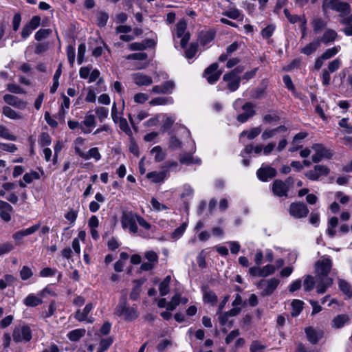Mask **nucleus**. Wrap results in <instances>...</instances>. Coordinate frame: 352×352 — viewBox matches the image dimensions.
<instances>
[{
	"label": "nucleus",
	"mask_w": 352,
	"mask_h": 352,
	"mask_svg": "<svg viewBox=\"0 0 352 352\" xmlns=\"http://www.w3.org/2000/svg\"><path fill=\"white\" fill-rule=\"evenodd\" d=\"M187 23L184 19L179 20L175 25V30L173 31V38L174 42V47L177 49L178 47L177 39L181 38L180 46L182 48H185L188 43L190 34L186 30Z\"/></svg>",
	"instance_id": "nucleus-1"
},
{
	"label": "nucleus",
	"mask_w": 352,
	"mask_h": 352,
	"mask_svg": "<svg viewBox=\"0 0 352 352\" xmlns=\"http://www.w3.org/2000/svg\"><path fill=\"white\" fill-rule=\"evenodd\" d=\"M322 10L324 14H327L329 10H333L342 16L350 13L351 6L348 3L340 0H322Z\"/></svg>",
	"instance_id": "nucleus-2"
},
{
	"label": "nucleus",
	"mask_w": 352,
	"mask_h": 352,
	"mask_svg": "<svg viewBox=\"0 0 352 352\" xmlns=\"http://www.w3.org/2000/svg\"><path fill=\"white\" fill-rule=\"evenodd\" d=\"M311 148L315 153L311 157L314 163H318L324 159H331L333 155L331 149L325 147L322 144H314Z\"/></svg>",
	"instance_id": "nucleus-3"
},
{
	"label": "nucleus",
	"mask_w": 352,
	"mask_h": 352,
	"mask_svg": "<svg viewBox=\"0 0 352 352\" xmlns=\"http://www.w3.org/2000/svg\"><path fill=\"white\" fill-rule=\"evenodd\" d=\"M138 214L132 212H123L121 217V224L124 229H129L132 234H136L138 228L137 226Z\"/></svg>",
	"instance_id": "nucleus-4"
},
{
	"label": "nucleus",
	"mask_w": 352,
	"mask_h": 352,
	"mask_svg": "<svg viewBox=\"0 0 352 352\" xmlns=\"http://www.w3.org/2000/svg\"><path fill=\"white\" fill-rule=\"evenodd\" d=\"M12 338L15 342H28L32 339V331L25 325L16 327L13 330Z\"/></svg>",
	"instance_id": "nucleus-5"
},
{
	"label": "nucleus",
	"mask_w": 352,
	"mask_h": 352,
	"mask_svg": "<svg viewBox=\"0 0 352 352\" xmlns=\"http://www.w3.org/2000/svg\"><path fill=\"white\" fill-rule=\"evenodd\" d=\"M292 183V179L289 177L285 182L280 179H276L272 184V190L275 196L287 197L289 189V184Z\"/></svg>",
	"instance_id": "nucleus-6"
},
{
	"label": "nucleus",
	"mask_w": 352,
	"mask_h": 352,
	"mask_svg": "<svg viewBox=\"0 0 352 352\" xmlns=\"http://www.w3.org/2000/svg\"><path fill=\"white\" fill-rule=\"evenodd\" d=\"M116 314L119 316H124L126 320H133L138 318V313L135 307L126 305V301L119 303L116 309Z\"/></svg>",
	"instance_id": "nucleus-7"
},
{
	"label": "nucleus",
	"mask_w": 352,
	"mask_h": 352,
	"mask_svg": "<svg viewBox=\"0 0 352 352\" xmlns=\"http://www.w3.org/2000/svg\"><path fill=\"white\" fill-rule=\"evenodd\" d=\"M280 280L276 278L268 280H261L257 285L258 288H263L261 293L263 296H270L277 288Z\"/></svg>",
	"instance_id": "nucleus-8"
},
{
	"label": "nucleus",
	"mask_w": 352,
	"mask_h": 352,
	"mask_svg": "<svg viewBox=\"0 0 352 352\" xmlns=\"http://www.w3.org/2000/svg\"><path fill=\"white\" fill-rule=\"evenodd\" d=\"M289 214L295 219L306 217L309 213V209L306 204L302 202L292 203L289 210Z\"/></svg>",
	"instance_id": "nucleus-9"
},
{
	"label": "nucleus",
	"mask_w": 352,
	"mask_h": 352,
	"mask_svg": "<svg viewBox=\"0 0 352 352\" xmlns=\"http://www.w3.org/2000/svg\"><path fill=\"white\" fill-rule=\"evenodd\" d=\"M332 267V261L328 257L322 258L316 263V277H329Z\"/></svg>",
	"instance_id": "nucleus-10"
},
{
	"label": "nucleus",
	"mask_w": 352,
	"mask_h": 352,
	"mask_svg": "<svg viewBox=\"0 0 352 352\" xmlns=\"http://www.w3.org/2000/svg\"><path fill=\"white\" fill-rule=\"evenodd\" d=\"M330 173V169L324 165H316L314 169L307 171L305 175L311 181H317L321 176H327Z\"/></svg>",
	"instance_id": "nucleus-11"
},
{
	"label": "nucleus",
	"mask_w": 352,
	"mask_h": 352,
	"mask_svg": "<svg viewBox=\"0 0 352 352\" xmlns=\"http://www.w3.org/2000/svg\"><path fill=\"white\" fill-rule=\"evenodd\" d=\"M219 65L217 63H212L207 67L204 73V76L206 78L207 81L210 84H214L220 78L221 72L218 70Z\"/></svg>",
	"instance_id": "nucleus-12"
},
{
	"label": "nucleus",
	"mask_w": 352,
	"mask_h": 352,
	"mask_svg": "<svg viewBox=\"0 0 352 352\" xmlns=\"http://www.w3.org/2000/svg\"><path fill=\"white\" fill-rule=\"evenodd\" d=\"M40 16H34L31 20L23 27L21 30L22 38L23 39L28 38L32 32L40 25Z\"/></svg>",
	"instance_id": "nucleus-13"
},
{
	"label": "nucleus",
	"mask_w": 352,
	"mask_h": 352,
	"mask_svg": "<svg viewBox=\"0 0 352 352\" xmlns=\"http://www.w3.org/2000/svg\"><path fill=\"white\" fill-rule=\"evenodd\" d=\"M92 309L93 305L91 303H89L86 305L82 310L78 309L74 314V318L79 322L85 321L87 323H92L94 321V318L91 316H88Z\"/></svg>",
	"instance_id": "nucleus-14"
},
{
	"label": "nucleus",
	"mask_w": 352,
	"mask_h": 352,
	"mask_svg": "<svg viewBox=\"0 0 352 352\" xmlns=\"http://www.w3.org/2000/svg\"><path fill=\"white\" fill-rule=\"evenodd\" d=\"M256 175L259 180L267 182L276 175V170L270 166H261L257 170Z\"/></svg>",
	"instance_id": "nucleus-15"
},
{
	"label": "nucleus",
	"mask_w": 352,
	"mask_h": 352,
	"mask_svg": "<svg viewBox=\"0 0 352 352\" xmlns=\"http://www.w3.org/2000/svg\"><path fill=\"white\" fill-rule=\"evenodd\" d=\"M242 109L243 113L238 115L236 117V120L241 123L245 122L255 114L254 106L251 102L245 103L242 107Z\"/></svg>",
	"instance_id": "nucleus-16"
},
{
	"label": "nucleus",
	"mask_w": 352,
	"mask_h": 352,
	"mask_svg": "<svg viewBox=\"0 0 352 352\" xmlns=\"http://www.w3.org/2000/svg\"><path fill=\"white\" fill-rule=\"evenodd\" d=\"M3 100L8 105L12 106L19 109H24L28 104V102L26 101L11 94L4 95Z\"/></svg>",
	"instance_id": "nucleus-17"
},
{
	"label": "nucleus",
	"mask_w": 352,
	"mask_h": 352,
	"mask_svg": "<svg viewBox=\"0 0 352 352\" xmlns=\"http://www.w3.org/2000/svg\"><path fill=\"white\" fill-rule=\"evenodd\" d=\"M175 86V82L173 80H168L160 85L153 86L152 91L157 94H169L173 92Z\"/></svg>",
	"instance_id": "nucleus-18"
},
{
	"label": "nucleus",
	"mask_w": 352,
	"mask_h": 352,
	"mask_svg": "<svg viewBox=\"0 0 352 352\" xmlns=\"http://www.w3.org/2000/svg\"><path fill=\"white\" fill-rule=\"evenodd\" d=\"M131 78L134 83L138 86H148L153 83L152 78L142 73L133 74Z\"/></svg>",
	"instance_id": "nucleus-19"
},
{
	"label": "nucleus",
	"mask_w": 352,
	"mask_h": 352,
	"mask_svg": "<svg viewBox=\"0 0 352 352\" xmlns=\"http://www.w3.org/2000/svg\"><path fill=\"white\" fill-rule=\"evenodd\" d=\"M316 292L320 294H324L333 283L332 278L329 277H316Z\"/></svg>",
	"instance_id": "nucleus-20"
},
{
	"label": "nucleus",
	"mask_w": 352,
	"mask_h": 352,
	"mask_svg": "<svg viewBox=\"0 0 352 352\" xmlns=\"http://www.w3.org/2000/svg\"><path fill=\"white\" fill-rule=\"evenodd\" d=\"M13 211L12 206L6 201L0 200V217L6 222L11 220V212Z\"/></svg>",
	"instance_id": "nucleus-21"
},
{
	"label": "nucleus",
	"mask_w": 352,
	"mask_h": 352,
	"mask_svg": "<svg viewBox=\"0 0 352 352\" xmlns=\"http://www.w3.org/2000/svg\"><path fill=\"white\" fill-rule=\"evenodd\" d=\"M338 35L336 30L332 29H325L324 33L320 38H318L320 43L328 45L333 43L338 38Z\"/></svg>",
	"instance_id": "nucleus-22"
},
{
	"label": "nucleus",
	"mask_w": 352,
	"mask_h": 352,
	"mask_svg": "<svg viewBox=\"0 0 352 352\" xmlns=\"http://www.w3.org/2000/svg\"><path fill=\"white\" fill-rule=\"evenodd\" d=\"M223 79L228 82V88L230 91H235L239 87L241 77L232 76L229 73L223 75Z\"/></svg>",
	"instance_id": "nucleus-23"
},
{
	"label": "nucleus",
	"mask_w": 352,
	"mask_h": 352,
	"mask_svg": "<svg viewBox=\"0 0 352 352\" xmlns=\"http://www.w3.org/2000/svg\"><path fill=\"white\" fill-rule=\"evenodd\" d=\"M313 31L315 34L320 33L323 30H325L327 25V21L323 19L321 16H316L311 21Z\"/></svg>",
	"instance_id": "nucleus-24"
},
{
	"label": "nucleus",
	"mask_w": 352,
	"mask_h": 352,
	"mask_svg": "<svg viewBox=\"0 0 352 352\" xmlns=\"http://www.w3.org/2000/svg\"><path fill=\"white\" fill-rule=\"evenodd\" d=\"M305 333L307 334V340L311 344H316L323 336L322 331L316 330L312 327H307L305 329Z\"/></svg>",
	"instance_id": "nucleus-25"
},
{
	"label": "nucleus",
	"mask_w": 352,
	"mask_h": 352,
	"mask_svg": "<svg viewBox=\"0 0 352 352\" xmlns=\"http://www.w3.org/2000/svg\"><path fill=\"white\" fill-rule=\"evenodd\" d=\"M85 144V139L82 137H78L74 141V148L75 150V153L81 158H87V155H85V152H84L82 149V147Z\"/></svg>",
	"instance_id": "nucleus-26"
},
{
	"label": "nucleus",
	"mask_w": 352,
	"mask_h": 352,
	"mask_svg": "<svg viewBox=\"0 0 352 352\" xmlns=\"http://www.w3.org/2000/svg\"><path fill=\"white\" fill-rule=\"evenodd\" d=\"M287 128L285 126H280L272 129H266L263 132L261 138L263 140H267L274 138L276 133L280 132H285Z\"/></svg>",
	"instance_id": "nucleus-27"
},
{
	"label": "nucleus",
	"mask_w": 352,
	"mask_h": 352,
	"mask_svg": "<svg viewBox=\"0 0 352 352\" xmlns=\"http://www.w3.org/2000/svg\"><path fill=\"white\" fill-rule=\"evenodd\" d=\"M2 113L11 120H21L23 118L22 113L16 111L8 106L2 108Z\"/></svg>",
	"instance_id": "nucleus-28"
},
{
	"label": "nucleus",
	"mask_w": 352,
	"mask_h": 352,
	"mask_svg": "<svg viewBox=\"0 0 352 352\" xmlns=\"http://www.w3.org/2000/svg\"><path fill=\"white\" fill-rule=\"evenodd\" d=\"M166 170H162L160 172L152 171L147 173L146 177L154 183H159L164 180L166 177Z\"/></svg>",
	"instance_id": "nucleus-29"
},
{
	"label": "nucleus",
	"mask_w": 352,
	"mask_h": 352,
	"mask_svg": "<svg viewBox=\"0 0 352 352\" xmlns=\"http://www.w3.org/2000/svg\"><path fill=\"white\" fill-rule=\"evenodd\" d=\"M349 320V317L346 314H340L336 316L332 320V327L335 329H340L346 324Z\"/></svg>",
	"instance_id": "nucleus-30"
},
{
	"label": "nucleus",
	"mask_w": 352,
	"mask_h": 352,
	"mask_svg": "<svg viewBox=\"0 0 352 352\" xmlns=\"http://www.w3.org/2000/svg\"><path fill=\"white\" fill-rule=\"evenodd\" d=\"M320 41H319V40L317 38L316 40L308 43L305 47H304L301 50V52L306 55H310L317 50V49L320 46Z\"/></svg>",
	"instance_id": "nucleus-31"
},
{
	"label": "nucleus",
	"mask_w": 352,
	"mask_h": 352,
	"mask_svg": "<svg viewBox=\"0 0 352 352\" xmlns=\"http://www.w3.org/2000/svg\"><path fill=\"white\" fill-rule=\"evenodd\" d=\"M86 333L85 329H76L69 331L67 336L68 339L72 342H77L81 338L84 337Z\"/></svg>",
	"instance_id": "nucleus-32"
},
{
	"label": "nucleus",
	"mask_w": 352,
	"mask_h": 352,
	"mask_svg": "<svg viewBox=\"0 0 352 352\" xmlns=\"http://www.w3.org/2000/svg\"><path fill=\"white\" fill-rule=\"evenodd\" d=\"M174 102V100L172 97H157L152 99L149 104L151 105H166L172 104Z\"/></svg>",
	"instance_id": "nucleus-33"
},
{
	"label": "nucleus",
	"mask_w": 352,
	"mask_h": 352,
	"mask_svg": "<svg viewBox=\"0 0 352 352\" xmlns=\"http://www.w3.org/2000/svg\"><path fill=\"white\" fill-rule=\"evenodd\" d=\"M154 42L152 40H146L144 43H133L129 45L131 50H144L147 47L154 45Z\"/></svg>",
	"instance_id": "nucleus-34"
},
{
	"label": "nucleus",
	"mask_w": 352,
	"mask_h": 352,
	"mask_svg": "<svg viewBox=\"0 0 352 352\" xmlns=\"http://www.w3.org/2000/svg\"><path fill=\"white\" fill-rule=\"evenodd\" d=\"M340 289L347 296L351 298L352 297V287L351 285L344 280L340 279L338 280Z\"/></svg>",
	"instance_id": "nucleus-35"
},
{
	"label": "nucleus",
	"mask_w": 352,
	"mask_h": 352,
	"mask_svg": "<svg viewBox=\"0 0 352 352\" xmlns=\"http://www.w3.org/2000/svg\"><path fill=\"white\" fill-rule=\"evenodd\" d=\"M171 280L170 276H166L159 286L160 294L162 296H166L169 292V285Z\"/></svg>",
	"instance_id": "nucleus-36"
},
{
	"label": "nucleus",
	"mask_w": 352,
	"mask_h": 352,
	"mask_svg": "<svg viewBox=\"0 0 352 352\" xmlns=\"http://www.w3.org/2000/svg\"><path fill=\"white\" fill-rule=\"evenodd\" d=\"M340 23L343 25H347L342 30V32L346 36H352V14L348 16L344 17Z\"/></svg>",
	"instance_id": "nucleus-37"
},
{
	"label": "nucleus",
	"mask_w": 352,
	"mask_h": 352,
	"mask_svg": "<svg viewBox=\"0 0 352 352\" xmlns=\"http://www.w3.org/2000/svg\"><path fill=\"white\" fill-rule=\"evenodd\" d=\"M151 154L154 155L155 161L160 162L163 161L166 157V153L163 151L160 146L153 147L151 151Z\"/></svg>",
	"instance_id": "nucleus-38"
},
{
	"label": "nucleus",
	"mask_w": 352,
	"mask_h": 352,
	"mask_svg": "<svg viewBox=\"0 0 352 352\" xmlns=\"http://www.w3.org/2000/svg\"><path fill=\"white\" fill-rule=\"evenodd\" d=\"M63 102L60 106V109L58 112V116L60 119H63L65 113H67V110L69 108L70 100L65 95L63 94L62 96Z\"/></svg>",
	"instance_id": "nucleus-39"
},
{
	"label": "nucleus",
	"mask_w": 352,
	"mask_h": 352,
	"mask_svg": "<svg viewBox=\"0 0 352 352\" xmlns=\"http://www.w3.org/2000/svg\"><path fill=\"white\" fill-rule=\"evenodd\" d=\"M61 67H62V64L60 63L58 69H56V71L54 75V78H53L54 82H53L52 86L50 87V92L52 94H54L56 91L59 85V78H60V76L61 72H62Z\"/></svg>",
	"instance_id": "nucleus-40"
},
{
	"label": "nucleus",
	"mask_w": 352,
	"mask_h": 352,
	"mask_svg": "<svg viewBox=\"0 0 352 352\" xmlns=\"http://www.w3.org/2000/svg\"><path fill=\"white\" fill-rule=\"evenodd\" d=\"M24 304L28 307H35L42 303V300L34 294H29L24 299Z\"/></svg>",
	"instance_id": "nucleus-41"
},
{
	"label": "nucleus",
	"mask_w": 352,
	"mask_h": 352,
	"mask_svg": "<svg viewBox=\"0 0 352 352\" xmlns=\"http://www.w3.org/2000/svg\"><path fill=\"white\" fill-rule=\"evenodd\" d=\"M163 118L164 120L162 130L164 131L172 127L175 121V116L173 115L164 114Z\"/></svg>",
	"instance_id": "nucleus-42"
},
{
	"label": "nucleus",
	"mask_w": 352,
	"mask_h": 352,
	"mask_svg": "<svg viewBox=\"0 0 352 352\" xmlns=\"http://www.w3.org/2000/svg\"><path fill=\"white\" fill-rule=\"evenodd\" d=\"M179 162L182 164H201V160L199 158L195 159L192 154L186 153L183 155H181L179 157Z\"/></svg>",
	"instance_id": "nucleus-43"
},
{
	"label": "nucleus",
	"mask_w": 352,
	"mask_h": 352,
	"mask_svg": "<svg viewBox=\"0 0 352 352\" xmlns=\"http://www.w3.org/2000/svg\"><path fill=\"white\" fill-rule=\"evenodd\" d=\"M341 50L340 45L333 46L327 49L321 56L322 59L328 60L336 56Z\"/></svg>",
	"instance_id": "nucleus-44"
},
{
	"label": "nucleus",
	"mask_w": 352,
	"mask_h": 352,
	"mask_svg": "<svg viewBox=\"0 0 352 352\" xmlns=\"http://www.w3.org/2000/svg\"><path fill=\"white\" fill-rule=\"evenodd\" d=\"M302 301L300 300H294L292 302V312L291 314L292 316H297L300 314L302 309Z\"/></svg>",
	"instance_id": "nucleus-45"
},
{
	"label": "nucleus",
	"mask_w": 352,
	"mask_h": 352,
	"mask_svg": "<svg viewBox=\"0 0 352 352\" xmlns=\"http://www.w3.org/2000/svg\"><path fill=\"white\" fill-rule=\"evenodd\" d=\"M267 346L258 340L252 342L250 346V352H264Z\"/></svg>",
	"instance_id": "nucleus-46"
},
{
	"label": "nucleus",
	"mask_w": 352,
	"mask_h": 352,
	"mask_svg": "<svg viewBox=\"0 0 352 352\" xmlns=\"http://www.w3.org/2000/svg\"><path fill=\"white\" fill-rule=\"evenodd\" d=\"M261 127H254V128L251 129L249 131H243L240 133V136L241 137L245 135H247L248 138L249 140H253L256 137H257L261 133Z\"/></svg>",
	"instance_id": "nucleus-47"
},
{
	"label": "nucleus",
	"mask_w": 352,
	"mask_h": 352,
	"mask_svg": "<svg viewBox=\"0 0 352 352\" xmlns=\"http://www.w3.org/2000/svg\"><path fill=\"white\" fill-rule=\"evenodd\" d=\"M0 137L11 141H15L17 139L16 136L11 134L4 125H0Z\"/></svg>",
	"instance_id": "nucleus-48"
},
{
	"label": "nucleus",
	"mask_w": 352,
	"mask_h": 352,
	"mask_svg": "<svg viewBox=\"0 0 352 352\" xmlns=\"http://www.w3.org/2000/svg\"><path fill=\"white\" fill-rule=\"evenodd\" d=\"M144 256L148 261V262H150L155 265H157L158 263V254L153 250L146 251L144 254Z\"/></svg>",
	"instance_id": "nucleus-49"
},
{
	"label": "nucleus",
	"mask_w": 352,
	"mask_h": 352,
	"mask_svg": "<svg viewBox=\"0 0 352 352\" xmlns=\"http://www.w3.org/2000/svg\"><path fill=\"white\" fill-rule=\"evenodd\" d=\"M52 32L51 29H40L35 33L34 38L36 41H41L47 38Z\"/></svg>",
	"instance_id": "nucleus-50"
},
{
	"label": "nucleus",
	"mask_w": 352,
	"mask_h": 352,
	"mask_svg": "<svg viewBox=\"0 0 352 352\" xmlns=\"http://www.w3.org/2000/svg\"><path fill=\"white\" fill-rule=\"evenodd\" d=\"M82 124L87 128H92L96 126V121L95 116L91 114L89 112L85 116Z\"/></svg>",
	"instance_id": "nucleus-51"
},
{
	"label": "nucleus",
	"mask_w": 352,
	"mask_h": 352,
	"mask_svg": "<svg viewBox=\"0 0 352 352\" xmlns=\"http://www.w3.org/2000/svg\"><path fill=\"white\" fill-rule=\"evenodd\" d=\"M113 342V339L112 337H108V338L102 339L100 342V348L97 352L105 351L112 344Z\"/></svg>",
	"instance_id": "nucleus-52"
},
{
	"label": "nucleus",
	"mask_w": 352,
	"mask_h": 352,
	"mask_svg": "<svg viewBox=\"0 0 352 352\" xmlns=\"http://www.w3.org/2000/svg\"><path fill=\"white\" fill-rule=\"evenodd\" d=\"M85 155L87 157V158H83L85 160H88L90 158H94L96 161H98L101 158V155L97 147L90 148L87 153H85Z\"/></svg>",
	"instance_id": "nucleus-53"
},
{
	"label": "nucleus",
	"mask_w": 352,
	"mask_h": 352,
	"mask_svg": "<svg viewBox=\"0 0 352 352\" xmlns=\"http://www.w3.org/2000/svg\"><path fill=\"white\" fill-rule=\"evenodd\" d=\"M198 50V45L195 43H191L185 51V57L190 59L195 56Z\"/></svg>",
	"instance_id": "nucleus-54"
},
{
	"label": "nucleus",
	"mask_w": 352,
	"mask_h": 352,
	"mask_svg": "<svg viewBox=\"0 0 352 352\" xmlns=\"http://www.w3.org/2000/svg\"><path fill=\"white\" fill-rule=\"evenodd\" d=\"M115 123L118 124L120 129L122 131H123L125 133H126L128 135L131 133V129H130L129 124L125 118L121 117L116 122H115Z\"/></svg>",
	"instance_id": "nucleus-55"
},
{
	"label": "nucleus",
	"mask_w": 352,
	"mask_h": 352,
	"mask_svg": "<svg viewBox=\"0 0 352 352\" xmlns=\"http://www.w3.org/2000/svg\"><path fill=\"white\" fill-rule=\"evenodd\" d=\"M214 38V34L212 32H207L204 33H201L199 35V39L200 44L202 45H205L212 41Z\"/></svg>",
	"instance_id": "nucleus-56"
},
{
	"label": "nucleus",
	"mask_w": 352,
	"mask_h": 352,
	"mask_svg": "<svg viewBox=\"0 0 352 352\" xmlns=\"http://www.w3.org/2000/svg\"><path fill=\"white\" fill-rule=\"evenodd\" d=\"M67 124H68L69 128L72 130H74V129L79 127L83 133H89L91 132L90 129H86L81 124H80L78 121L69 120Z\"/></svg>",
	"instance_id": "nucleus-57"
},
{
	"label": "nucleus",
	"mask_w": 352,
	"mask_h": 352,
	"mask_svg": "<svg viewBox=\"0 0 352 352\" xmlns=\"http://www.w3.org/2000/svg\"><path fill=\"white\" fill-rule=\"evenodd\" d=\"M261 268L262 277L270 276L273 274L276 270V267L271 264L266 265Z\"/></svg>",
	"instance_id": "nucleus-58"
},
{
	"label": "nucleus",
	"mask_w": 352,
	"mask_h": 352,
	"mask_svg": "<svg viewBox=\"0 0 352 352\" xmlns=\"http://www.w3.org/2000/svg\"><path fill=\"white\" fill-rule=\"evenodd\" d=\"M284 14L285 17L288 19V21L291 23H296L298 21L302 22V19L304 16L301 17L300 16L296 15V14H291L287 9H284Z\"/></svg>",
	"instance_id": "nucleus-59"
},
{
	"label": "nucleus",
	"mask_w": 352,
	"mask_h": 352,
	"mask_svg": "<svg viewBox=\"0 0 352 352\" xmlns=\"http://www.w3.org/2000/svg\"><path fill=\"white\" fill-rule=\"evenodd\" d=\"M86 52V46L85 43H80L78 47V57L77 60L79 65H81L84 61V56Z\"/></svg>",
	"instance_id": "nucleus-60"
},
{
	"label": "nucleus",
	"mask_w": 352,
	"mask_h": 352,
	"mask_svg": "<svg viewBox=\"0 0 352 352\" xmlns=\"http://www.w3.org/2000/svg\"><path fill=\"white\" fill-rule=\"evenodd\" d=\"M40 178L39 174L35 171L27 173L23 175V180L27 184H30L34 179H38Z\"/></svg>",
	"instance_id": "nucleus-61"
},
{
	"label": "nucleus",
	"mask_w": 352,
	"mask_h": 352,
	"mask_svg": "<svg viewBox=\"0 0 352 352\" xmlns=\"http://www.w3.org/2000/svg\"><path fill=\"white\" fill-rule=\"evenodd\" d=\"M341 64V60L339 58H336L329 63L327 70L331 73L335 72L340 67Z\"/></svg>",
	"instance_id": "nucleus-62"
},
{
	"label": "nucleus",
	"mask_w": 352,
	"mask_h": 352,
	"mask_svg": "<svg viewBox=\"0 0 352 352\" xmlns=\"http://www.w3.org/2000/svg\"><path fill=\"white\" fill-rule=\"evenodd\" d=\"M96 113L99 120L102 122L105 118H107L109 110L105 107H100L96 109Z\"/></svg>",
	"instance_id": "nucleus-63"
},
{
	"label": "nucleus",
	"mask_w": 352,
	"mask_h": 352,
	"mask_svg": "<svg viewBox=\"0 0 352 352\" xmlns=\"http://www.w3.org/2000/svg\"><path fill=\"white\" fill-rule=\"evenodd\" d=\"M194 190L193 188L188 184H185L183 186V192L181 194L182 198L188 197L191 199L193 197Z\"/></svg>",
	"instance_id": "nucleus-64"
}]
</instances>
